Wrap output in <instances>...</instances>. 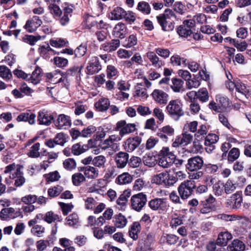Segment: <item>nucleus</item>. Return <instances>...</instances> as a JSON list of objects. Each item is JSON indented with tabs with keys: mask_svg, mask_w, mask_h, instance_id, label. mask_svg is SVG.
<instances>
[{
	"mask_svg": "<svg viewBox=\"0 0 251 251\" xmlns=\"http://www.w3.org/2000/svg\"><path fill=\"white\" fill-rule=\"evenodd\" d=\"M156 19L163 30L170 31L174 29V21L176 16L172 10L166 9L163 14L157 16Z\"/></svg>",
	"mask_w": 251,
	"mask_h": 251,
	"instance_id": "f257e3e1",
	"label": "nucleus"
},
{
	"mask_svg": "<svg viewBox=\"0 0 251 251\" xmlns=\"http://www.w3.org/2000/svg\"><path fill=\"white\" fill-rule=\"evenodd\" d=\"M22 168L23 167L21 165L13 163L7 165L3 171L4 174L13 172V175H14V185L16 187L23 186L25 182L23 172L22 171Z\"/></svg>",
	"mask_w": 251,
	"mask_h": 251,
	"instance_id": "f03ea898",
	"label": "nucleus"
},
{
	"mask_svg": "<svg viewBox=\"0 0 251 251\" xmlns=\"http://www.w3.org/2000/svg\"><path fill=\"white\" fill-rule=\"evenodd\" d=\"M166 111L169 115L175 120H178L184 114L182 103L178 99L170 101L166 107Z\"/></svg>",
	"mask_w": 251,
	"mask_h": 251,
	"instance_id": "7ed1b4c3",
	"label": "nucleus"
},
{
	"mask_svg": "<svg viewBox=\"0 0 251 251\" xmlns=\"http://www.w3.org/2000/svg\"><path fill=\"white\" fill-rule=\"evenodd\" d=\"M151 181L157 185L170 187L177 182V179L174 175L169 174L167 172H164L154 175L152 178Z\"/></svg>",
	"mask_w": 251,
	"mask_h": 251,
	"instance_id": "20e7f679",
	"label": "nucleus"
},
{
	"mask_svg": "<svg viewBox=\"0 0 251 251\" xmlns=\"http://www.w3.org/2000/svg\"><path fill=\"white\" fill-rule=\"evenodd\" d=\"M195 187L196 184L194 180H187L179 185L177 190L181 198L186 200L192 195Z\"/></svg>",
	"mask_w": 251,
	"mask_h": 251,
	"instance_id": "39448f33",
	"label": "nucleus"
},
{
	"mask_svg": "<svg viewBox=\"0 0 251 251\" xmlns=\"http://www.w3.org/2000/svg\"><path fill=\"white\" fill-rule=\"evenodd\" d=\"M131 206L138 212L140 211L147 202V196L143 193L134 195L131 198Z\"/></svg>",
	"mask_w": 251,
	"mask_h": 251,
	"instance_id": "423d86ee",
	"label": "nucleus"
},
{
	"mask_svg": "<svg viewBox=\"0 0 251 251\" xmlns=\"http://www.w3.org/2000/svg\"><path fill=\"white\" fill-rule=\"evenodd\" d=\"M102 69V66L98 56H92L86 67V74L92 75L99 73Z\"/></svg>",
	"mask_w": 251,
	"mask_h": 251,
	"instance_id": "0eeeda50",
	"label": "nucleus"
},
{
	"mask_svg": "<svg viewBox=\"0 0 251 251\" xmlns=\"http://www.w3.org/2000/svg\"><path fill=\"white\" fill-rule=\"evenodd\" d=\"M193 136L187 132H183L181 135L177 136L172 143L174 148L185 146L191 143Z\"/></svg>",
	"mask_w": 251,
	"mask_h": 251,
	"instance_id": "6e6552de",
	"label": "nucleus"
},
{
	"mask_svg": "<svg viewBox=\"0 0 251 251\" xmlns=\"http://www.w3.org/2000/svg\"><path fill=\"white\" fill-rule=\"evenodd\" d=\"M151 96L154 101L159 105H165L169 100V95L161 89H154Z\"/></svg>",
	"mask_w": 251,
	"mask_h": 251,
	"instance_id": "1a4fd4ad",
	"label": "nucleus"
},
{
	"mask_svg": "<svg viewBox=\"0 0 251 251\" xmlns=\"http://www.w3.org/2000/svg\"><path fill=\"white\" fill-rule=\"evenodd\" d=\"M116 129L119 131L120 136L123 137L126 134L134 132L136 128L134 124H126L125 121L122 120L117 123Z\"/></svg>",
	"mask_w": 251,
	"mask_h": 251,
	"instance_id": "9d476101",
	"label": "nucleus"
},
{
	"mask_svg": "<svg viewBox=\"0 0 251 251\" xmlns=\"http://www.w3.org/2000/svg\"><path fill=\"white\" fill-rule=\"evenodd\" d=\"M203 165L202 158L199 156H196L188 160L186 168L190 171H195L201 169Z\"/></svg>",
	"mask_w": 251,
	"mask_h": 251,
	"instance_id": "9b49d317",
	"label": "nucleus"
},
{
	"mask_svg": "<svg viewBox=\"0 0 251 251\" xmlns=\"http://www.w3.org/2000/svg\"><path fill=\"white\" fill-rule=\"evenodd\" d=\"M42 24L41 19L38 16H34L26 21L24 27L27 32L32 33L35 31Z\"/></svg>",
	"mask_w": 251,
	"mask_h": 251,
	"instance_id": "f8f14e48",
	"label": "nucleus"
},
{
	"mask_svg": "<svg viewBox=\"0 0 251 251\" xmlns=\"http://www.w3.org/2000/svg\"><path fill=\"white\" fill-rule=\"evenodd\" d=\"M243 202V199L241 193L237 192L227 200V206L232 209H238L241 205Z\"/></svg>",
	"mask_w": 251,
	"mask_h": 251,
	"instance_id": "ddd939ff",
	"label": "nucleus"
},
{
	"mask_svg": "<svg viewBox=\"0 0 251 251\" xmlns=\"http://www.w3.org/2000/svg\"><path fill=\"white\" fill-rule=\"evenodd\" d=\"M141 141V138L138 136L132 138H128L125 142L124 149L128 152H132L140 145Z\"/></svg>",
	"mask_w": 251,
	"mask_h": 251,
	"instance_id": "4468645a",
	"label": "nucleus"
},
{
	"mask_svg": "<svg viewBox=\"0 0 251 251\" xmlns=\"http://www.w3.org/2000/svg\"><path fill=\"white\" fill-rule=\"evenodd\" d=\"M55 126L59 129H66L71 126L70 117L64 114H60L54 121Z\"/></svg>",
	"mask_w": 251,
	"mask_h": 251,
	"instance_id": "2eb2a0df",
	"label": "nucleus"
},
{
	"mask_svg": "<svg viewBox=\"0 0 251 251\" xmlns=\"http://www.w3.org/2000/svg\"><path fill=\"white\" fill-rule=\"evenodd\" d=\"M174 134V128L172 126L167 125L159 129L157 135L162 141L166 142L169 138L173 136Z\"/></svg>",
	"mask_w": 251,
	"mask_h": 251,
	"instance_id": "dca6fc26",
	"label": "nucleus"
},
{
	"mask_svg": "<svg viewBox=\"0 0 251 251\" xmlns=\"http://www.w3.org/2000/svg\"><path fill=\"white\" fill-rule=\"evenodd\" d=\"M53 120V116L45 110L40 111L37 115V122L40 125L50 126Z\"/></svg>",
	"mask_w": 251,
	"mask_h": 251,
	"instance_id": "f3484780",
	"label": "nucleus"
},
{
	"mask_svg": "<svg viewBox=\"0 0 251 251\" xmlns=\"http://www.w3.org/2000/svg\"><path fill=\"white\" fill-rule=\"evenodd\" d=\"M78 170L79 172H83L85 177L89 179H95L99 176V170L93 166L78 167Z\"/></svg>",
	"mask_w": 251,
	"mask_h": 251,
	"instance_id": "a211bd4d",
	"label": "nucleus"
},
{
	"mask_svg": "<svg viewBox=\"0 0 251 251\" xmlns=\"http://www.w3.org/2000/svg\"><path fill=\"white\" fill-rule=\"evenodd\" d=\"M149 207L153 210H164L167 207L165 199L156 198L149 202Z\"/></svg>",
	"mask_w": 251,
	"mask_h": 251,
	"instance_id": "6ab92c4d",
	"label": "nucleus"
},
{
	"mask_svg": "<svg viewBox=\"0 0 251 251\" xmlns=\"http://www.w3.org/2000/svg\"><path fill=\"white\" fill-rule=\"evenodd\" d=\"M19 215V212L12 207L3 208L0 212V218L2 220L14 219Z\"/></svg>",
	"mask_w": 251,
	"mask_h": 251,
	"instance_id": "aec40b11",
	"label": "nucleus"
},
{
	"mask_svg": "<svg viewBox=\"0 0 251 251\" xmlns=\"http://www.w3.org/2000/svg\"><path fill=\"white\" fill-rule=\"evenodd\" d=\"M127 29L126 25L122 22L115 25L112 31V35L116 38H124L126 34Z\"/></svg>",
	"mask_w": 251,
	"mask_h": 251,
	"instance_id": "412c9836",
	"label": "nucleus"
},
{
	"mask_svg": "<svg viewBox=\"0 0 251 251\" xmlns=\"http://www.w3.org/2000/svg\"><path fill=\"white\" fill-rule=\"evenodd\" d=\"M120 41L119 39H113L110 42L102 44L100 49L106 52H110L116 50L120 46Z\"/></svg>",
	"mask_w": 251,
	"mask_h": 251,
	"instance_id": "4be33fe9",
	"label": "nucleus"
},
{
	"mask_svg": "<svg viewBox=\"0 0 251 251\" xmlns=\"http://www.w3.org/2000/svg\"><path fill=\"white\" fill-rule=\"evenodd\" d=\"M146 56L151 62V65L156 68H160L164 65V62L156 55V52L149 51L146 53Z\"/></svg>",
	"mask_w": 251,
	"mask_h": 251,
	"instance_id": "5701e85b",
	"label": "nucleus"
},
{
	"mask_svg": "<svg viewBox=\"0 0 251 251\" xmlns=\"http://www.w3.org/2000/svg\"><path fill=\"white\" fill-rule=\"evenodd\" d=\"M128 154L125 152H119L116 154L115 157V161L118 168H124L128 160Z\"/></svg>",
	"mask_w": 251,
	"mask_h": 251,
	"instance_id": "b1692460",
	"label": "nucleus"
},
{
	"mask_svg": "<svg viewBox=\"0 0 251 251\" xmlns=\"http://www.w3.org/2000/svg\"><path fill=\"white\" fill-rule=\"evenodd\" d=\"M176 156L169 154V156L158 157V164L163 168L170 167L174 163Z\"/></svg>",
	"mask_w": 251,
	"mask_h": 251,
	"instance_id": "393cba45",
	"label": "nucleus"
},
{
	"mask_svg": "<svg viewBox=\"0 0 251 251\" xmlns=\"http://www.w3.org/2000/svg\"><path fill=\"white\" fill-rule=\"evenodd\" d=\"M39 51L41 55L46 59H49L50 56L58 53L54 50L51 49L48 44L42 46L39 49Z\"/></svg>",
	"mask_w": 251,
	"mask_h": 251,
	"instance_id": "a878e982",
	"label": "nucleus"
},
{
	"mask_svg": "<svg viewBox=\"0 0 251 251\" xmlns=\"http://www.w3.org/2000/svg\"><path fill=\"white\" fill-rule=\"evenodd\" d=\"M232 238V234L228 231L221 232L216 240V244L218 246H226L229 240Z\"/></svg>",
	"mask_w": 251,
	"mask_h": 251,
	"instance_id": "bb28decb",
	"label": "nucleus"
},
{
	"mask_svg": "<svg viewBox=\"0 0 251 251\" xmlns=\"http://www.w3.org/2000/svg\"><path fill=\"white\" fill-rule=\"evenodd\" d=\"M245 244L238 239L233 240L227 247V251H244Z\"/></svg>",
	"mask_w": 251,
	"mask_h": 251,
	"instance_id": "cd10ccee",
	"label": "nucleus"
},
{
	"mask_svg": "<svg viewBox=\"0 0 251 251\" xmlns=\"http://www.w3.org/2000/svg\"><path fill=\"white\" fill-rule=\"evenodd\" d=\"M178 239V237L175 234L163 233L160 238L159 243L160 244L167 243L169 245H174L176 243Z\"/></svg>",
	"mask_w": 251,
	"mask_h": 251,
	"instance_id": "c85d7f7f",
	"label": "nucleus"
},
{
	"mask_svg": "<svg viewBox=\"0 0 251 251\" xmlns=\"http://www.w3.org/2000/svg\"><path fill=\"white\" fill-rule=\"evenodd\" d=\"M36 115L34 113H29L27 112L22 113L17 118L18 122H28L29 124H34L35 122Z\"/></svg>",
	"mask_w": 251,
	"mask_h": 251,
	"instance_id": "c756f323",
	"label": "nucleus"
},
{
	"mask_svg": "<svg viewBox=\"0 0 251 251\" xmlns=\"http://www.w3.org/2000/svg\"><path fill=\"white\" fill-rule=\"evenodd\" d=\"M135 89L134 97H138L142 100H145L148 98L147 89L141 83H138L135 86Z\"/></svg>",
	"mask_w": 251,
	"mask_h": 251,
	"instance_id": "7c9ffc66",
	"label": "nucleus"
},
{
	"mask_svg": "<svg viewBox=\"0 0 251 251\" xmlns=\"http://www.w3.org/2000/svg\"><path fill=\"white\" fill-rule=\"evenodd\" d=\"M45 75L49 80L54 83H59L62 81V75L59 70H56L52 73H46Z\"/></svg>",
	"mask_w": 251,
	"mask_h": 251,
	"instance_id": "2f4dec72",
	"label": "nucleus"
},
{
	"mask_svg": "<svg viewBox=\"0 0 251 251\" xmlns=\"http://www.w3.org/2000/svg\"><path fill=\"white\" fill-rule=\"evenodd\" d=\"M141 229V225L138 222H134L129 230V235L133 240H136L138 238V234Z\"/></svg>",
	"mask_w": 251,
	"mask_h": 251,
	"instance_id": "473e14b6",
	"label": "nucleus"
},
{
	"mask_svg": "<svg viewBox=\"0 0 251 251\" xmlns=\"http://www.w3.org/2000/svg\"><path fill=\"white\" fill-rule=\"evenodd\" d=\"M133 177L131 175L128 173H124L116 178L115 182L120 185H125L131 183Z\"/></svg>",
	"mask_w": 251,
	"mask_h": 251,
	"instance_id": "72a5a7b5",
	"label": "nucleus"
},
{
	"mask_svg": "<svg viewBox=\"0 0 251 251\" xmlns=\"http://www.w3.org/2000/svg\"><path fill=\"white\" fill-rule=\"evenodd\" d=\"M72 12V9L71 8H65L62 15L59 17L56 20L59 21V23L62 26L67 25L70 21V17L71 16V13Z\"/></svg>",
	"mask_w": 251,
	"mask_h": 251,
	"instance_id": "f704fd0d",
	"label": "nucleus"
},
{
	"mask_svg": "<svg viewBox=\"0 0 251 251\" xmlns=\"http://www.w3.org/2000/svg\"><path fill=\"white\" fill-rule=\"evenodd\" d=\"M113 221L115 226L119 228H124L127 223L126 217L121 213L115 215Z\"/></svg>",
	"mask_w": 251,
	"mask_h": 251,
	"instance_id": "c9c22d12",
	"label": "nucleus"
},
{
	"mask_svg": "<svg viewBox=\"0 0 251 251\" xmlns=\"http://www.w3.org/2000/svg\"><path fill=\"white\" fill-rule=\"evenodd\" d=\"M218 119L220 123L228 129H230L232 128V126L228 122V111H220L218 115Z\"/></svg>",
	"mask_w": 251,
	"mask_h": 251,
	"instance_id": "e433bc0d",
	"label": "nucleus"
},
{
	"mask_svg": "<svg viewBox=\"0 0 251 251\" xmlns=\"http://www.w3.org/2000/svg\"><path fill=\"white\" fill-rule=\"evenodd\" d=\"M125 10L120 7H115L111 12L110 18L112 20H119L124 17Z\"/></svg>",
	"mask_w": 251,
	"mask_h": 251,
	"instance_id": "4c0bfd02",
	"label": "nucleus"
},
{
	"mask_svg": "<svg viewBox=\"0 0 251 251\" xmlns=\"http://www.w3.org/2000/svg\"><path fill=\"white\" fill-rule=\"evenodd\" d=\"M80 172L75 173L72 176V182L75 186H80L86 180L84 174L83 175Z\"/></svg>",
	"mask_w": 251,
	"mask_h": 251,
	"instance_id": "58836bf2",
	"label": "nucleus"
},
{
	"mask_svg": "<svg viewBox=\"0 0 251 251\" xmlns=\"http://www.w3.org/2000/svg\"><path fill=\"white\" fill-rule=\"evenodd\" d=\"M96 108L100 111L106 110L110 106V102L107 98H101L95 104Z\"/></svg>",
	"mask_w": 251,
	"mask_h": 251,
	"instance_id": "ea45409f",
	"label": "nucleus"
},
{
	"mask_svg": "<svg viewBox=\"0 0 251 251\" xmlns=\"http://www.w3.org/2000/svg\"><path fill=\"white\" fill-rule=\"evenodd\" d=\"M106 161L105 157L100 155L93 158V165L96 168L103 169L105 167Z\"/></svg>",
	"mask_w": 251,
	"mask_h": 251,
	"instance_id": "a19ab883",
	"label": "nucleus"
},
{
	"mask_svg": "<svg viewBox=\"0 0 251 251\" xmlns=\"http://www.w3.org/2000/svg\"><path fill=\"white\" fill-rule=\"evenodd\" d=\"M137 9L145 15H149L151 12V7L150 4L145 1H141L138 2Z\"/></svg>",
	"mask_w": 251,
	"mask_h": 251,
	"instance_id": "79ce46f5",
	"label": "nucleus"
},
{
	"mask_svg": "<svg viewBox=\"0 0 251 251\" xmlns=\"http://www.w3.org/2000/svg\"><path fill=\"white\" fill-rule=\"evenodd\" d=\"M172 84L170 85L171 89L176 93L180 92L184 84L183 81L177 78H173L171 79Z\"/></svg>",
	"mask_w": 251,
	"mask_h": 251,
	"instance_id": "37998d69",
	"label": "nucleus"
},
{
	"mask_svg": "<svg viewBox=\"0 0 251 251\" xmlns=\"http://www.w3.org/2000/svg\"><path fill=\"white\" fill-rule=\"evenodd\" d=\"M41 69L36 67L31 75L29 74V79L34 84H38L40 81Z\"/></svg>",
	"mask_w": 251,
	"mask_h": 251,
	"instance_id": "c03bdc74",
	"label": "nucleus"
},
{
	"mask_svg": "<svg viewBox=\"0 0 251 251\" xmlns=\"http://www.w3.org/2000/svg\"><path fill=\"white\" fill-rule=\"evenodd\" d=\"M143 160L144 165L149 167H154L157 163L155 156L150 153L146 154Z\"/></svg>",
	"mask_w": 251,
	"mask_h": 251,
	"instance_id": "a18cd8bd",
	"label": "nucleus"
},
{
	"mask_svg": "<svg viewBox=\"0 0 251 251\" xmlns=\"http://www.w3.org/2000/svg\"><path fill=\"white\" fill-rule=\"evenodd\" d=\"M216 100L221 110L226 108L229 104L228 99L221 95H218L216 96Z\"/></svg>",
	"mask_w": 251,
	"mask_h": 251,
	"instance_id": "49530a36",
	"label": "nucleus"
},
{
	"mask_svg": "<svg viewBox=\"0 0 251 251\" xmlns=\"http://www.w3.org/2000/svg\"><path fill=\"white\" fill-rule=\"evenodd\" d=\"M88 149L87 145L81 146L80 144L74 145L72 147V152L75 155H79L85 152Z\"/></svg>",
	"mask_w": 251,
	"mask_h": 251,
	"instance_id": "de8ad7c7",
	"label": "nucleus"
},
{
	"mask_svg": "<svg viewBox=\"0 0 251 251\" xmlns=\"http://www.w3.org/2000/svg\"><path fill=\"white\" fill-rule=\"evenodd\" d=\"M66 220H67V225L70 226H77L79 224V217L76 213L70 215Z\"/></svg>",
	"mask_w": 251,
	"mask_h": 251,
	"instance_id": "09e8293b",
	"label": "nucleus"
},
{
	"mask_svg": "<svg viewBox=\"0 0 251 251\" xmlns=\"http://www.w3.org/2000/svg\"><path fill=\"white\" fill-rule=\"evenodd\" d=\"M197 98L202 102H205L209 100V94L206 88L200 89L197 92Z\"/></svg>",
	"mask_w": 251,
	"mask_h": 251,
	"instance_id": "8fccbe9b",
	"label": "nucleus"
},
{
	"mask_svg": "<svg viewBox=\"0 0 251 251\" xmlns=\"http://www.w3.org/2000/svg\"><path fill=\"white\" fill-rule=\"evenodd\" d=\"M240 154L239 149L237 148H233L228 153L227 160L230 162H233L239 158Z\"/></svg>",
	"mask_w": 251,
	"mask_h": 251,
	"instance_id": "3c124183",
	"label": "nucleus"
},
{
	"mask_svg": "<svg viewBox=\"0 0 251 251\" xmlns=\"http://www.w3.org/2000/svg\"><path fill=\"white\" fill-rule=\"evenodd\" d=\"M49 8L50 13L55 19L60 17L62 14L61 10L59 7L56 4H50L49 6Z\"/></svg>",
	"mask_w": 251,
	"mask_h": 251,
	"instance_id": "603ef678",
	"label": "nucleus"
},
{
	"mask_svg": "<svg viewBox=\"0 0 251 251\" xmlns=\"http://www.w3.org/2000/svg\"><path fill=\"white\" fill-rule=\"evenodd\" d=\"M10 70L6 66H0V77L5 79H10L12 77Z\"/></svg>",
	"mask_w": 251,
	"mask_h": 251,
	"instance_id": "864d4df0",
	"label": "nucleus"
},
{
	"mask_svg": "<svg viewBox=\"0 0 251 251\" xmlns=\"http://www.w3.org/2000/svg\"><path fill=\"white\" fill-rule=\"evenodd\" d=\"M219 136L214 133H209L205 137L204 145H211L216 144L219 140Z\"/></svg>",
	"mask_w": 251,
	"mask_h": 251,
	"instance_id": "5fc2aeb1",
	"label": "nucleus"
},
{
	"mask_svg": "<svg viewBox=\"0 0 251 251\" xmlns=\"http://www.w3.org/2000/svg\"><path fill=\"white\" fill-rule=\"evenodd\" d=\"M224 191L226 194H229L234 192L236 188V184L230 180L228 179L226 182L224 184Z\"/></svg>",
	"mask_w": 251,
	"mask_h": 251,
	"instance_id": "6e6d98bb",
	"label": "nucleus"
},
{
	"mask_svg": "<svg viewBox=\"0 0 251 251\" xmlns=\"http://www.w3.org/2000/svg\"><path fill=\"white\" fill-rule=\"evenodd\" d=\"M40 144L39 143H36L33 145L29 150L28 155L29 157H38L40 156V152L39 151L40 149Z\"/></svg>",
	"mask_w": 251,
	"mask_h": 251,
	"instance_id": "4d7b16f0",
	"label": "nucleus"
},
{
	"mask_svg": "<svg viewBox=\"0 0 251 251\" xmlns=\"http://www.w3.org/2000/svg\"><path fill=\"white\" fill-rule=\"evenodd\" d=\"M87 50V45L81 44L75 50V55L76 57H81L84 55Z\"/></svg>",
	"mask_w": 251,
	"mask_h": 251,
	"instance_id": "13d9d810",
	"label": "nucleus"
},
{
	"mask_svg": "<svg viewBox=\"0 0 251 251\" xmlns=\"http://www.w3.org/2000/svg\"><path fill=\"white\" fill-rule=\"evenodd\" d=\"M62 186L57 185L51 188H50L48 190V195L50 197H55L58 196L63 191Z\"/></svg>",
	"mask_w": 251,
	"mask_h": 251,
	"instance_id": "bf43d9fd",
	"label": "nucleus"
},
{
	"mask_svg": "<svg viewBox=\"0 0 251 251\" xmlns=\"http://www.w3.org/2000/svg\"><path fill=\"white\" fill-rule=\"evenodd\" d=\"M45 228L40 225H35L31 229V233L35 236L39 237L43 236Z\"/></svg>",
	"mask_w": 251,
	"mask_h": 251,
	"instance_id": "052dcab7",
	"label": "nucleus"
},
{
	"mask_svg": "<svg viewBox=\"0 0 251 251\" xmlns=\"http://www.w3.org/2000/svg\"><path fill=\"white\" fill-rule=\"evenodd\" d=\"M177 33L181 37H187L192 33V31L191 29L182 25L178 27Z\"/></svg>",
	"mask_w": 251,
	"mask_h": 251,
	"instance_id": "680f3d73",
	"label": "nucleus"
},
{
	"mask_svg": "<svg viewBox=\"0 0 251 251\" xmlns=\"http://www.w3.org/2000/svg\"><path fill=\"white\" fill-rule=\"evenodd\" d=\"M137 39L135 35H130L124 42V46L126 48H130L136 45Z\"/></svg>",
	"mask_w": 251,
	"mask_h": 251,
	"instance_id": "e2e57ef3",
	"label": "nucleus"
},
{
	"mask_svg": "<svg viewBox=\"0 0 251 251\" xmlns=\"http://www.w3.org/2000/svg\"><path fill=\"white\" fill-rule=\"evenodd\" d=\"M119 72L117 68L113 65H108L106 69L107 77L109 79H112L114 77L118 75Z\"/></svg>",
	"mask_w": 251,
	"mask_h": 251,
	"instance_id": "0e129e2a",
	"label": "nucleus"
},
{
	"mask_svg": "<svg viewBox=\"0 0 251 251\" xmlns=\"http://www.w3.org/2000/svg\"><path fill=\"white\" fill-rule=\"evenodd\" d=\"M53 62L54 64L59 68L65 67L68 64L67 59L58 56H56L53 58Z\"/></svg>",
	"mask_w": 251,
	"mask_h": 251,
	"instance_id": "69168bd1",
	"label": "nucleus"
},
{
	"mask_svg": "<svg viewBox=\"0 0 251 251\" xmlns=\"http://www.w3.org/2000/svg\"><path fill=\"white\" fill-rule=\"evenodd\" d=\"M55 220L60 221L61 220V219L60 216L54 214L51 211L48 212L45 215V221L48 223L50 224Z\"/></svg>",
	"mask_w": 251,
	"mask_h": 251,
	"instance_id": "338daca9",
	"label": "nucleus"
},
{
	"mask_svg": "<svg viewBox=\"0 0 251 251\" xmlns=\"http://www.w3.org/2000/svg\"><path fill=\"white\" fill-rule=\"evenodd\" d=\"M44 176L47 182H53L57 181L60 177V176L57 171H54L45 174Z\"/></svg>",
	"mask_w": 251,
	"mask_h": 251,
	"instance_id": "774afa93",
	"label": "nucleus"
}]
</instances>
